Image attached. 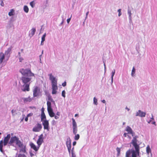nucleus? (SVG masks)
Instances as JSON below:
<instances>
[{
	"label": "nucleus",
	"mask_w": 157,
	"mask_h": 157,
	"mask_svg": "<svg viewBox=\"0 0 157 157\" xmlns=\"http://www.w3.org/2000/svg\"><path fill=\"white\" fill-rule=\"evenodd\" d=\"M146 152L147 154H149V153L151 152V150L149 145L147 146L146 147Z\"/></svg>",
	"instance_id": "24"
},
{
	"label": "nucleus",
	"mask_w": 157,
	"mask_h": 157,
	"mask_svg": "<svg viewBox=\"0 0 157 157\" xmlns=\"http://www.w3.org/2000/svg\"><path fill=\"white\" fill-rule=\"evenodd\" d=\"M115 73V70L114 69L113 71L112 72V75L111 77V79L113 78V76H114Z\"/></svg>",
	"instance_id": "36"
},
{
	"label": "nucleus",
	"mask_w": 157,
	"mask_h": 157,
	"mask_svg": "<svg viewBox=\"0 0 157 157\" xmlns=\"http://www.w3.org/2000/svg\"><path fill=\"white\" fill-rule=\"evenodd\" d=\"M56 115L58 116H60V113L59 112H57V113L56 114Z\"/></svg>",
	"instance_id": "59"
},
{
	"label": "nucleus",
	"mask_w": 157,
	"mask_h": 157,
	"mask_svg": "<svg viewBox=\"0 0 157 157\" xmlns=\"http://www.w3.org/2000/svg\"><path fill=\"white\" fill-rule=\"evenodd\" d=\"M50 116L51 117H52L54 116L55 113L53 112V111H50L48 112Z\"/></svg>",
	"instance_id": "29"
},
{
	"label": "nucleus",
	"mask_w": 157,
	"mask_h": 157,
	"mask_svg": "<svg viewBox=\"0 0 157 157\" xmlns=\"http://www.w3.org/2000/svg\"><path fill=\"white\" fill-rule=\"evenodd\" d=\"M121 9H120L118 10L117 12H118V16L119 17H120L121 15Z\"/></svg>",
	"instance_id": "39"
},
{
	"label": "nucleus",
	"mask_w": 157,
	"mask_h": 157,
	"mask_svg": "<svg viewBox=\"0 0 157 157\" xmlns=\"http://www.w3.org/2000/svg\"><path fill=\"white\" fill-rule=\"evenodd\" d=\"M11 113L13 116H15L17 114L16 111L15 109H12Z\"/></svg>",
	"instance_id": "30"
},
{
	"label": "nucleus",
	"mask_w": 157,
	"mask_h": 157,
	"mask_svg": "<svg viewBox=\"0 0 157 157\" xmlns=\"http://www.w3.org/2000/svg\"><path fill=\"white\" fill-rule=\"evenodd\" d=\"M2 148H3V147H2V146L0 147V151L2 153H3L4 151L3 150Z\"/></svg>",
	"instance_id": "51"
},
{
	"label": "nucleus",
	"mask_w": 157,
	"mask_h": 157,
	"mask_svg": "<svg viewBox=\"0 0 157 157\" xmlns=\"http://www.w3.org/2000/svg\"><path fill=\"white\" fill-rule=\"evenodd\" d=\"M18 57H21V53L20 52H19L18 53Z\"/></svg>",
	"instance_id": "64"
},
{
	"label": "nucleus",
	"mask_w": 157,
	"mask_h": 157,
	"mask_svg": "<svg viewBox=\"0 0 157 157\" xmlns=\"http://www.w3.org/2000/svg\"><path fill=\"white\" fill-rule=\"evenodd\" d=\"M19 62H22V61L24 59L23 58H22L21 56L20 57H19Z\"/></svg>",
	"instance_id": "47"
},
{
	"label": "nucleus",
	"mask_w": 157,
	"mask_h": 157,
	"mask_svg": "<svg viewBox=\"0 0 157 157\" xmlns=\"http://www.w3.org/2000/svg\"><path fill=\"white\" fill-rule=\"evenodd\" d=\"M154 117L152 114H151V118L150 120L147 121L148 123L150 124L151 121V120H154Z\"/></svg>",
	"instance_id": "37"
},
{
	"label": "nucleus",
	"mask_w": 157,
	"mask_h": 157,
	"mask_svg": "<svg viewBox=\"0 0 157 157\" xmlns=\"http://www.w3.org/2000/svg\"><path fill=\"white\" fill-rule=\"evenodd\" d=\"M71 152L72 155V157H76L75 155V154L74 153V151Z\"/></svg>",
	"instance_id": "48"
},
{
	"label": "nucleus",
	"mask_w": 157,
	"mask_h": 157,
	"mask_svg": "<svg viewBox=\"0 0 157 157\" xmlns=\"http://www.w3.org/2000/svg\"><path fill=\"white\" fill-rule=\"evenodd\" d=\"M47 109L48 112H49L50 111H52V109L51 108V106H50V107H47Z\"/></svg>",
	"instance_id": "42"
},
{
	"label": "nucleus",
	"mask_w": 157,
	"mask_h": 157,
	"mask_svg": "<svg viewBox=\"0 0 157 157\" xmlns=\"http://www.w3.org/2000/svg\"><path fill=\"white\" fill-rule=\"evenodd\" d=\"M101 101L102 102V103H106V101H105V100H102Z\"/></svg>",
	"instance_id": "62"
},
{
	"label": "nucleus",
	"mask_w": 157,
	"mask_h": 157,
	"mask_svg": "<svg viewBox=\"0 0 157 157\" xmlns=\"http://www.w3.org/2000/svg\"><path fill=\"white\" fill-rule=\"evenodd\" d=\"M127 133H125L124 134V136L125 137H126L127 136Z\"/></svg>",
	"instance_id": "61"
},
{
	"label": "nucleus",
	"mask_w": 157,
	"mask_h": 157,
	"mask_svg": "<svg viewBox=\"0 0 157 157\" xmlns=\"http://www.w3.org/2000/svg\"><path fill=\"white\" fill-rule=\"evenodd\" d=\"M19 71L23 75L21 78L23 83L21 89L23 91H29L30 81L35 78L34 74L29 69H21Z\"/></svg>",
	"instance_id": "1"
},
{
	"label": "nucleus",
	"mask_w": 157,
	"mask_h": 157,
	"mask_svg": "<svg viewBox=\"0 0 157 157\" xmlns=\"http://www.w3.org/2000/svg\"><path fill=\"white\" fill-rule=\"evenodd\" d=\"M76 144V141H74L73 143V146H74Z\"/></svg>",
	"instance_id": "57"
},
{
	"label": "nucleus",
	"mask_w": 157,
	"mask_h": 157,
	"mask_svg": "<svg viewBox=\"0 0 157 157\" xmlns=\"http://www.w3.org/2000/svg\"><path fill=\"white\" fill-rule=\"evenodd\" d=\"M151 123H152V124H154V125H156V122L155 121L152 122Z\"/></svg>",
	"instance_id": "58"
},
{
	"label": "nucleus",
	"mask_w": 157,
	"mask_h": 157,
	"mask_svg": "<svg viewBox=\"0 0 157 157\" xmlns=\"http://www.w3.org/2000/svg\"><path fill=\"white\" fill-rule=\"evenodd\" d=\"M126 131L128 132V133L131 134L132 136H134L135 133L133 132L132 129L129 126H127L126 127Z\"/></svg>",
	"instance_id": "17"
},
{
	"label": "nucleus",
	"mask_w": 157,
	"mask_h": 157,
	"mask_svg": "<svg viewBox=\"0 0 157 157\" xmlns=\"http://www.w3.org/2000/svg\"><path fill=\"white\" fill-rule=\"evenodd\" d=\"M54 117H55V118L56 119H59V116H57V115H56V116L54 115Z\"/></svg>",
	"instance_id": "55"
},
{
	"label": "nucleus",
	"mask_w": 157,
	"mask_h": 157,
	"mask_svg": "<svg viewBox=\"0 0 157 157\" xmlns=\"http://www.w3.org/2000/svg\"><path fill=\"white\" fill-rule=\"evenodd\" d=\"M28 117H27H27H25V121H28Z\"/></svg>",
	"instance_id": "60"
},
{
	"label": "nucleus",
	"mask_w": 157,
	"mask_h": 157,
	"mask_svg": "<svg viewBox=\"0 0 157 157\" xmlns=\"http://www.w3.org/2000/svg\"><path fill=\"white\" fill-rule=\"evenodd\" d=\"M89 11H88L87 12L86 14V17H85V20H86L87 18V16H88V14H89Z\"/></svg>",
	"instance_id": "49"
},
{
	"label": "nucleus",
	"mask_w": 157,
	"mask_h": 157,
	"mask_svg": "<svg viewBox=\"0 0 157 157\" xmlns=\"http://www.w3.org/2000/svg\"><path fill=\"white\" fill-rule=\"evenodd\" d=\"M125 109L127 110L128 111H129L130 110V109L128 108L127 106L125 107Z\"/></svg>",
	"instance_id": "63"
},
{
	"label": "nucleus",
	"mask_w": 157,
	"mask_h": 157,
	"mask_svg": "<svg viewBox=\"0 0 157 157\" xmlns=\"http://www.w3.org/2000/svg\"><path fill=\"white\" fill-rule=\"evenodd\" d=\"M6 57V56L4 54L1 52L0 53V63H2L3 61V60L5 59Z\"/></svg>",
	"instance_id": "20"
},
{
	"label": "nucleus",
	"mask_w": 157,
	"mask_h": 157,
	"mask_svg": "<svg viewBox=\"0 0 157 157\" xmlns=\"http://www.w3.org/2000/svg\"><path fill=\"white\" fill-rule=\"evenodd\" d=\"M42 122L44 129L48 131L50 129L48 121L47 120H44Z\"/></svg>",
	"instance_id": "9"
},
{
	"label": "nucleus",
	"mask_w": 157,
	"mask_h": 157,
	"mask_svg": "<svg viewBox=\"0 0 157 157\" xmlns=\"http://www.w3.org/2000/svg\"><path fill=\"white\" fill-rule=\"evenodd\" d=\"M66 82H63V83L62 84V85L63 86H66Z\"/></svg>",
	"instance_id": "56"
},
{
	"label": "nucleus",
	"mask_w": 157,
	"mask_h": 157,
	"mask_svg": "<svg viewBox=\"0 0 157 157\" xmlns=\"http://www.w3.org/2000/svg\"><path fill=\"white\" fill-rule=\"evenodd\" d=\"M33 115V113H29V114H28L27 115V117H30V116H31Z\"/></svg>",
	"instance_id": "52"
},
{
	"label": "nucleus",
	"mask_w": 157,
	"mask_h": 157,
	"mask_svg": "<svg viewBox=\"0 0 157 157\" xmlns=\"http://www.w3.org/2000/svg\"><path fill=\"white\" fill-rule=\"evenodd\" d=\"M62 21L60 23V25H62L63 24V23L64 21V20L65 19V18H64V16H62Z\"/></svg>",
	"instance_id": "40"
},
{
	"label": "nucleus",
	"mask_w": 157,
	"mask_h": 157,
	"mask_svg": "<svg viewBox=\"0 0 157 157\" xmlns=\"http://www.w3.org/2000/svg\"><path fill=\"white\" fill-rule=\"evenodd\" d=\"M10 145L16 147V145L19 147H22V143L19 140V138L15 136L12 137L9 142Z\"/></svg>",
	"instance_id": "2"
},
{
	"label": "nucleus",
	"mask_w": 157,
	"mask_h": 157,
	"mask_svg": "<svg viewBox=\"0 0 157 157\" xmlns=\"http://www.w3.org/2000/svg\"><path fill=\"white\" fill-rule=\"evenodd\" d=\"M0 5L2 6H3L4 5V2H3L2 1L1 2V3H0Z\"/></svg>",
	"instance_id": "54"
},
{
	"label": "nucleus",
	"mask_w": 157,
	"mask_h": 157,
	"mask_svg": "<svg viewBox=\"0 0 157 157\" xmlns=\"http://www.w3.org/2000/svg\"><path fill=\"white\" fill-rule=\"evenodd\" d=\"M128 14L129 15V20L130 21H132V13L130 9H128Z\"/></svg>",
	"instance_id": "21"
},
{
	"label": "nucleus",
	"mask_w": 157,
	"mask_h": 157,
	"mask_svg": "<svg viewBox=\"0 0 157 157\" xmlns=\"http://www.w3.org/2000/svg\"><path fill=\"white\" fill-rule=\"evenodd\" d=\"M36 31V29L35 28H32L29 31V36L30 37L33 36L35 34Z\"/></svg>",
	"instance_id": "19"
},
{
	"label": "nucleus",
	"mask_w": 157,
	"mask_h": 157,
	"mask_svg": "<svg viewBox=\"0 0 157 157\" xmlns=\"http://www.w3.org/2000/svg\"><path fill=\"white\" fill-rule=\"evenodd\" d=\"M30 146L31 147V148L33 149L35 152V154H36V152H37L39 149L40 147H39V146L37 145V146H36L33 143H31L30 144Z\"/></svg>",
	"instance_id": "15"
},
{
	"label": "nucleus",
	"mask_w": 157,
	"mask_h": 157,
	"mask_svg": "<svg viewBox=\"0 0 157 157\" xmlns=\"http://www.w3.org/2000/svg\"><path fill=\"white\" fill-rule=\"evenodd\" d=\"M10 134H8L7 136L5 137L4 139L3 145L4 146L6 145L8 143L9 144V141L10 138Z\"/></svg>",
	"instance_id": "14"
},
{
	"label": "nucleus",
	"mask_w": 157,
	"mask_h": 157,
	"mask_svg": "<svg viewBox=\"0 0 157 157\" xmlns=\"http://www.w3.org/2000/svg\"><path fill=\"white\" fill-rule=\"evenodd\" d=\"M146 115V113L145 112H144L140 110H139L136 112L135 116L136 117L139 116L141 117H145Z\"/></svg>",
	"instance_id": "10"
},
{
	"label": "nucleus",
	"mask_w": 157,
	"mask_h": 157,
	"mask_svg": "<svg viewBox=\"0 0 157 157\" xmlns=\"http://www.w3.org/2000/svg\"><path fill=\"white\" fill-rule=\"evenodd\" d=\"M35 3L34 1H32L30 3V5L32 8H33L34 6Z\"/></svg>",
	"instance_id": "35"
},
{
	"label": "nucleus",
	"mask_w": 157,
	"mask_h": 157,
	"mask_svg": "<svg viewBox=\"0 0 157 157\" xmlns=\"http://www.w3.org/2000/svg\"><path fill=\"white\" fill-rule=\"evenodd\" d=\"M48 99L49 100L51 101H53V99H52V97L51 96H49L48 97Z\"/></svg>",
	"instance_id": "46"
},
{
	"label": "nucleus",
	"mask_w": 157,
	"mask_h": 157,
	"mask_svg": "<svg viewBox=\"0 0 157 157\" xmlns=\"http://www.w3.org/2000/svg\"><path fill=\"white\" fill-rule=\"evenodd\" d=\"M42 126L40 124L38 123L33 128V131L34 132H39L42 128Z\"/></svg>",
	"instance_id": "8"
},
{
	"label": "nucleus",
	"mask_w": 157,
	"mask_h": 157,
	"mask_svg": "<svg viewBox=\"0 0 157 157\" xmlns=\"http://www.w3.org/2000/svg\"><path fill=\"white\" fill-rule=\"evenodd\" d=\"M15 10L13 9H12L9 13L8 15L9 16H11L14 15Z\"/></svg>",
	"instance_id": "23"
},
{
	"label": "nucleus",
	"mask_w": 157,
	"mask_h": 157,
	"mask_svg": "<svg viewBox=\"0 0 157 157\" xmlns=\"http://www.w3.org/2000/svg\"><path fill=\"white\" fill-rule=\"evenodd\" d=\"M33 96L36 97L39 95L40 93V89L37 86L34 87L33 89Z\"/></svg>",
	"instance_id": "6"
},
{
	"label": "nucleus",
	"mask_w": 157,
	"mask_h": 157,
	"mask_svg": "<svg viewBox=\"0 0 157 157\" xmlns=\"http://www.w3.org/2000/svg\"><path fill=\"white\" fill-rule=\"evenodd\" d=\"M21 148V149H20V152H22L24 153H25L26 152V147L25 146L23 145V144L22 143V147H19Z\"/></svg>",
	"instance_id": "22"
},
{
	"label": "nucleus",
	"mask_w": 157,
	"mask_h": 157,
	"mask_svg": "<svg viewBox=\"0 0 157 157\" xmlns=\"http://www.w3.org/2000/svg\"><path fill=\"white\" fill-rule=\"evenodd\" d=\"M93 104H94L95 105H97L98 104V100L95 97H94V98Z\"/></svg>",
	"instance_id": "28"
},
{
	"label": "nucleus",
	"mask_w": 157,
	"mask_h": 157,
	"mask_svg": "<svg viewBox=\"0 0 157 157\" xmlns=\"http://www.w3.org/2000/svg\"><path fill=\"white\" fill-rule=\"evenodd\" d=\"M51 102L50 101H48L47 102V107H50V106H51Z\"/></svg>",
	"instance_id": "43"
},
{
	"label": "nucleus",
	"mask_w": 157,
	"mask_h": 157,
	"mask_svg": "<svg viewBox=\"0 0 157 157\" xmlns=\"http://www.w3.org/2000/svg\"><path fill=\"white\" fill-rule=\"evenodd\" d=\"M72 121L73 132L74 135H76L78 131L77 124L74 118H72Z\"/></svg>",
	"instance_id": "4"
},
{
	"label": "nucleus",
	"mask_w": 157,
	"mask_h": 157,
	"mask_svg": "<svg viewBox=\"0 0 157 157\" xmlns=\"http://www.w3.org/2000/svg\"><path fill=\"white\" fill-rule=\"evenodd\" d=\"M48 75L49 77V79L51 81L52 85L57 84V79L52 75V74H50Z\"/></svg>",
	"instance_id": "11"
},
{
	"label": "nucleus",
	"mask_w": 157,
	"mask_h": 157,
	"mask_svg": "<svg viewBox=\"0 0 157 157\" xmlns=\"http://www.w3.org/2000/svg\"><path fill=\"white\" fill-rule=\"evenodd\" d=\"M65 93L66 92L64 90H63L62 91V95L63 97L64 98L65 97Z\"/></svg>",
	"instance_id": "41"
},
{
	"label": "nucleus",
	"mask_w": 157,
	"mask_h": 157,
	"mask_svg": "<svg viewBox=\"0 0 157 157\" xmlns=\"http://www.w3.org/2000/svg\"><path fill=\"white\" fill-rule=\"evenodd\" d=\"M43 134H41L39 136L38 139L36 142L37 145L39 147H40V145L43 142Z\"/></svg>",
	"instance_id": "12"
},
{
	"label": "nucleus",
	"mask_w": 157,
	"mask_h": 157,
	"mask_svg": "<svg viewBox=\"0 0 157 157\" xmlns=\"http://www.w3.org/2000/svg\"><path fill=\"white\" fill-rule=\"evenodd\" d=\"M17 157H26V156L24 154H19Z\"/></svg>",
	"instance_id": "34"
},
{
	"label": "nucleus",
	"mask_w": 157,
	"mask_h": 157,
	"mask_svg": "<svg viewBox=\"0 0 157 157\" xmlns=\"http://www.w3.org/2000/svg\"><path fill=\"white\" fill-rule=\"evenodd\" d=\"M75 135V136L74 137V139H75V140H78L79 138V137H80L79 135L78 134H76V135Z\"/></svg>",
	"instance_id": "31"
},
{
	"label": "nucleus",
	"mask_w": 157,
	"mask_h": 157,
	"mask_svg": "<svg viewBox=\"0 0 157 157\" xmlns=\"http://www.w3.org/2000/svg\"><path fill=\"white\" fill-rule=\"evenodd\" d=\"M24 11L26 13H28L29 11V9L27 6H24L23 7Z\"/></svg>",
	"instance_id": "26"
},
{
	"label": "nucleus",
	"mask_w": 157,
	"mask_h": 157,
	"mask_svg": "<svg viewBox=\"0 0 157 157\" xmlns=\"http://www.w3.org/2000/svg\"><path fill=\"white\" fill-rule=\"evenodd\" d=\"M66 145L70 155L71 154V140L70 137H68L67 139Z\"/></svg>",
	"instance_id": "5"
},
{
	"label": "nucleus",
	"mask_w": 157,
	"mask_h": 157,
	"mask_svg": "<svg viewBox=\"0 0 157 157\" xmlns=\"http://www.w3.org/2000/svg\"><path fill=\"white\" fill-rule=\"evenodd\" d=\"M132 76L133 77L135 75V69L134 67H133L132 69V72L131 74Z\"/></svg>",
	"instance_id": "25"
},
{
	"label": "nucleus",
	"mask_w": 157,
	"mask_h": 157,
	"mask_svg": "<svg viewBox=\"0 0 157 157\" xmlns=\"http://www.w3.org/2000/svg\"><path fill=\"white\" fill-rule=\"evenodd\" d=\"M116 150L117 152V155L118 156L120 155V154L121 151L120 149L119 148L117 147L116 149Z\"/></svg>",
	"instance_id": "38"
},
{
	"label": "nucleus",
	"mask_w": 157,
	"mask_h": 157,
	"mask_svg": "<svg viewBox=\"0 0 157 157\" xmlns=\"http://www.w3.org/2000/svg\"><path fill=\"white\" fill-rule=\"evenodd\" d=\"M41 121H43L44 120L46 119V117L44 113H41Z\"/></svg>",
	"instance_id": "27"
},
{
	"label": "nucleus",
	"mask_w": 157,
	"mask_h": 157,
	"mask_svg": "<svg viewBox=\"0 0 157 157\" xmlns=\"http://www.w3.org/2000/svg\"><path fill=\"white\" fill-rule=\"evenodd\" d=\"M71 17H72V15H71L70 17V18H68L67 19V22L68 24H69L70 22V21H71Z\"/></svg>",
	"instance_id": "44"
},
{
	"label": "nucleus",
	"mask_w": 157,
	"mask_h": 157,
	"mask_svg": "<svg viewBox=\"0 0 157 157\" xmlns=\"http://www.w3.org/2000/svg\"><path fill=\"white\" fill-rule=\"evenodd\" d=\"M25 103H27L30 102L32 100V99L30 98V97H29L27 98H21Z\"/></svg>",
	"instance_id": "18"
},
{
	"label": "nucleus",
	"mask_w": 157,
	"mask_h": 157,
	"mask_svg": "<svg viewBox=\"0 0 157 157\" xmlns=\"http://www.w3.org/2000/svg\"><path fill=\"white\" fill-rule=\"evenodd\" d=\"M46 36V33H45L41 37V41L42 42H44L45 40V37Z\"/></svg>",
	"instance_id": "32"
},
{
	"label": "nucleus",
	"mask_w": 157,
	"mask_h": 157,
	"mask_svg": "<svg viewBox=\"0 0 157 157\" xmlns=\"http://www.w3.org/2000/svg\"><path fill=\"white\" fill-rule=\"evenodd\" d=\"M135 150L132 151V157H137L139 155L140 147L134 148Z\"/></svg>",
	"instance_id": "7"
},
{
	"label": "nucleus",
	"mask_w": 157,
	"mask_h": 157,
	"mask_svg": "<svg viewBox=\"0 0 157 157\" xmlns=\"http://www.w3.org/2000/svg\"><path fill=\"white\" fill-rule=\"evenodd\" d=\"M11 49L12 48L11 47H10L5 51L4 54L6 56V59L7 60H8L10 56Z\"/></svg>",
	"instance_id": "13"
},
{
	"label": "nucleus",
	"mask_w": 157,
	"mask_h": 157,
	"mask_svg": "<svg viewBox=\"0 0 157 157\" xmlns=\"http://www.w3.org/2000/svg\"><path fill=\"white\" fill-rule=\"evenodd\" d=\"M131 154V152L130 151H127L126 153V157H129V156Z\"/></svg>",
	"instance_id": "33"
},
{
	"label": "nucleus",
	"mask_w": 157,
	"mask_h": 157,
	"mask_svg": "<svg viewBox=\"0 0 157 157\" xmlns=\"http://www.w3.org/2000/svg\"><path fill=\"white\" fill-rule=\"evenodd\" d=\"M30 155L31 157H32L33 156H34V154L33 153H32L31 152H30Z\"/></svg>",
	"instance_id": "50"
},
{
	"label": "nucleus",
	"mask_w": 157,
	"mask_h": 157,
	"mask_svg": "<svg viewBox=\"0 0 157 157\" xmlns=\"http://www.w3.org/2000/svg\"><path fill=\"white\" fill-rule=\"evenodd\" d=\"M52 94H56L57 92V90L58 89L57 84L52 85Z\"/></svg>",
	"instance_id": "16"
},
{
	"label": "nucleus",
	"mask_w": 157,
	"mask_h": 157,
	"mask_svg": "<svg viewBox=\"0 0 157 157\" xmlns=\"http://www.w3.org/2000/svg\"><path fill=\"white\" fill-rule=\"evenodd\" d=\"M133 137V139L132 140L131 144L133 145L134 148L140 147L139 145L140 144H137L138 141L137 140V138H138V136H135L134 134V136Z\"/></svg>",
	"instance_id": "3"
},
{
	"label": "nucleus",
	"mask_w": 157,
	"mask_h": 157,
	"mask_svg": "<svg viewBox=\"0 0 157 157\" xmlns=\"http://www.w3.org/2000/svg\"><path fill=\"white\" fill-rule=\"evenodd\" d=\"M44 108H42L41 109V113H44Z\"/></svg>",
	"instance_id": "53"
},
{
	"label": "nucleus",
	"mask_w": 157,
	"mask_h": 157,
	"mask_svg": "<svg viewBox=\"0 0 157 157\" xmlns=\"http://www.w3.org/2000/svg\"><path fill=\"white\" fill-rule=\"evenodd\" d=\"M4 141L3 140H1L0 141V147H3V144Z\"/></svg>",
	"instance_id": "45"
}]
</instances>
